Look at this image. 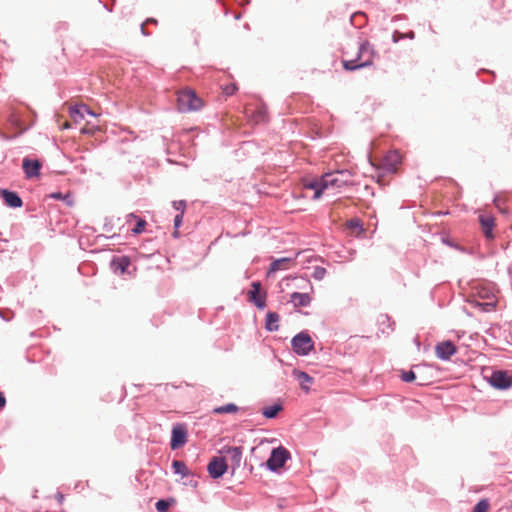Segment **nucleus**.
Here are the masks:
<instances>
[{
    "instance_id": "f257e3e1",
    "label": "nucleus",
    "mask_w": 512,
    "mask_h": 512,
    "mask_svg": "<svg viewBox=\"0 0 512 512\" xmlns=\"http://www.w3.org/2000/svg\"><path fill=\"white\" fill-rule=\"evenodd\" d=\"M374 50L368 41L360 44L355 55L348 51L344 52V58L342 59V65L345 70L353 71L363 67L370 66L374 60Z\"/></svg>"
},
{
    "instance_id": "f03ea898",
    "label": "nucleus",
    "mask_w": 512,
    "mask_h": 512,
    "mask_svg": "<svg viewBox=\"0 0 512 512\" xmlns=\"http://www.w3.org/2000/svg\"><path fill=\"white\" fill-rule=\"evenodd\" d=\"M203 107V101L194 90L185 88L177 92V109L179 112H193Z\"/></svg>"
},
{
    "instance_id": "7ed1b4c3",
    "label": "nucleus",
    "mask_w": 512,
    "mask_h": 512,
    "mask_svg": "<svg viewBox=\"0 0 512 512\" xmlns=\"http://www.w3.org/2000/svg\"><path fill=\"white\" fill-rule=\"evenodd\" d=\"M352 172L350 170H337L334 172L326 173L324 177V187L328 188H341L343 186L352 185Z\"/></svg>"
},
{
    "instance_id": "20e7f679",
    "label": "nucleus",
    "mask_w": 512,
    "mask_h": 512,
    "mask_svg": "<svg viewBox=\"0 0 512 512\" xmlns=\"http://www.w3.org/2000/svg\"><path fill=\"white\" fill-rule=\"evenodd\" d=\"M291 458L290 452L283 446L273 448L268 459L266 467L271 472H277L284 467L286 462Z\"/></svg>"
},
{
    "instance_id": "39448f33",
    "label": "nucleus",
    "mask_w": 512,
    "mask_h": 512,
    "mask_svg": "<svg viewBox=\"0 0 512 512\" xmlns=\"http://www.w3.org/2000/svg\"><path fill=\"white\" fill-rule=\"evenodd\" d=\"M188 439V427L185 423H175L171 430L170 447L172 450L182 448Z\"/></svg>"
},
{
    "instance_id": "423d86ee",
    "label": "nucleus",
    "mask_w": 512,
    "mask_h": 512,
    "mask_svg": "<svg viewBox=\"0 0 512 512\" xmlns=\"http://www.w3.org/2000/svg\"><path fill=\"white\" fill-rule=\"evenodd\" d=\"M292 349L297 355L305 356L310 353L314 348L313 341L311 337L305 333L301 332L293 337L292 341Z\"/></svg>"
},
{
    "instance_id": "0eeeda50",
    "label": "nucleus",
    "mask_w": 512,
    "mask_h": 512,
    "mask_svg": "<svg viewBox=\"0 0 512 512\" xmlns=\"http://www.w3.org/2000/svg\"><path fill=\"white\" fill-rule=\"evenodd\" d=\"M228 469L226 459L221 456L213 457L207 465V471L212 479L221 478Z\"/></svg>"
},
{
    "instance_id": "6e6552de",
    "label": "nucleus",
    "mask_w": 512,
    "mask_h": 512,
    "mask_svg": "<svg viewBox=\"0 0 512 512\" xmlns=\"http://www.w3.org/2000/svg\"><path fill=\"white\" fill-rule=\"evenodd\" d=\"M489 383L496 389H507L512 386V377L506 371H494Z\"/></svg>"
},
{
    "instance_id": "1a4fd4ad",
    "label": "nucleus",
    "mask_w": 512,
    "mask_h": 512,
    "mask_svg": "<svg viewBox=\"0 0 512 512\" xmlns=\"http://www.w3.org/2000/svg\"><path fill=\"white\" fill-rule=\"evenodd\" d=\"M478 219L485 238L488 240L494 239L495 218L490 213L481 212Z\"/></svg>"
},
{
    "instance_id": "9d476101",
    "label": "nucleus",
    "mask_w": 512,
    "mask_h": 512,
    "mask_svg": "<svg viewBox=\"0 0 512 512\" xmlns=\"http://www.w3.org/2000/svg\"><path fill=\"white\" fill-rule=\"evenodd\" d=\"M457 352V347L450 340L439 342L435 346V355L444 361L450 360Z\"/></svg>"
},
{
    "instance_id": "9b49d317",
    "label": "nucleus",
    "mask_w": 512,
    "mask_h": 512,
    "mask_svg": "<svg viewBox=\"0 0 512 512\" xmlns=\"http://www.w3.org/2000/svg\"><path fill=\"white\" fill-rule=\"evenodd\" d=\"M402 162V156L401 154L396 151L392 150L389 151L383 158L381 166L388 172H396L398 169V166Z\"/></svg>"
},
{
    "instance_id": "f8f14e48",
    "label": "nucleus",
    "mask_w": 512,
    "mask_h": 512,
    "mask_svg": "<svg viewBox=\"0 0 512 512\" xmlns=\"http://www.w3.org/2000/svg\"><path fill=\"white\" fill-rule=\"evenodd\" d=\"M91 115L96 116L94 112H92L86 105L80 104V105H74L69 108V115L73 123L79 124L81 123L85 115Z\"/></svg>"
},
{
    "instance_id": "ddd939ff",
    "label": "nucleus",
    "mask_w": 512,
    "mask_h": 512,
    "mask_svg": "<svg viewBox=\"0 0 512 512\" xmlns=\"http://www.w3.org/2000/svg\"><path fill=\"white\" fill-rule=\"evenodd\" d=\"M251 287L252 289L248 293L249 300L253 302L258 308L263 309L266 305V295L260 293V282H253Z\"/></svg>"
},
{
    "instance_id": "4468645a",
    "label": "nucleus",
    "mask_w": 512,
    "mask_h": 512,
    "mask_svg": "<svg viewBox=\"0 0 512 512\" xmlns=\"http://www.w3.org/2000/svg\"><path fill=\"white\" fill-rule=\"evenodd\" d=\"M22 168L27 178H32L39 175L41 163L38 160L25 158L22 163Z\"/></svg>"
},
{
    "instance_id": "2eb2a0df",
    "label": "nucleus",
    "mask_w": 512,
    "mask_h": 512,
    "mask_svg": "<svg viewBox=\"0 0 512 512\" xmlns=\"http://www.w3.org/2000/svg\"><path fill=\"white\" fill-rule=\"evenodd\" d=\"M323 184H324L323 176L320 179L305 180L303 183L305 188L314 190V196H313L314 199H319L322 192L324 190H326V188L324 187Z\"/></svg>"
},
{
    "instance_id": "dca6fc26",
    "label": "nucleus",
    "mask_w": 512,
    "mask_h": 512,
    "mask_svg": "<svg viewBox=\"0 0 512 512\" xmlns=\"http://www.w3.org/2000/svg\"><path fill=\"white\" fill-rule=\"evenodd\" d=\"M293 264L294 260L288 257L277 259L271 263L268 273L289 269Z\"/></svg>"
},
{
    "instance_id": "f3484780",
    "label": "nucleus",
    "mask_w": 512,
    "mask_h": 512,
    "mask_svg": "<svg viewBox=\"0 0 512 512\" xmlns=\"http://www.w3.org/2000/svg\"><path fill=\"white\" fill-rule=\"evenodd\" d=\"M291 302L295 307H306L311 302V296L309 292L298 293L294 292L291 294Z\"/></svg>"
},
{
    "instance_id": "a211bd4d",
    "label": "nucleus",
    "mask_w": 512,
    "mask_h": 512,
    "mask_svg": "<svg viewBox=\"0 0 512 512\" xmlns=\"http://www.w3.org/2000/svg\"><path fill=\"white\" fill-rule=\"evenodd\" d=\"M293 375L298 381L299 385L303 390L308 392L310 390V385L313 382V378L309 376L306 372L294 370Z\"/></svg>"
},
{
    "instance_id": "6ab92c4d",
    "label": "nucleus",
    "mask_w": 512,
    "mask_h": 512,
    "mask_svg": "<svg viewBox=\"0 0 512 512\" xmlns=\"http://www.w3.org/2000/svg\"><path fill=\"white\" fill-rule=\"evenodd\" d=\"M242 454L243 448L241 446H233L231 449V454L228 456L231 461V468L235 471L237 468L241 466L242 462Z\"/></svg>"
},
{
    "instance_id": "aec40b11",
    "label": "nucleus",
    "mask_w": 512,
    "mask_h": 512,
    "mask_svg": "<svg viewBox=\"0 0 512 512\" xmlns=\"http://www.w3.org/2000/svg\"><path fill=\"white\" fill-rule=\"evenodd\" d=\"M2 197H3L6 205H8L10 207L18 208V207L22 206V200L18 196V194L15 193V192H11V191H8V190H3L2 191Z\"/></svg>"
},
{
    "instance_id": "412c9836",
    "label": "nucleus",
    "mask_w": 512,
    "mask_h": 512,
    "mask_svg": "<svg viewBox=\"0 0 512 512\" xmlns=\"http://www.w3.org/2000/svg\"><path fill=\"white\" fill-rule=\"evenodd\" d=\"M171 467L173 472L177 475H181L182 477H187L191 475V472L188 469L187 465L185 464V462L181 460H173Z\"/></svg>"
},
{
    "instance_id": "4be33fe9",
    "label": "nucleus",
    "mask_w": 512,
    "mask_h": 512,
    "mask_svg": "<svg viewBox=\"0 0 512 512\" xmlns=\"http://www.w3.org/2000/svg\"><path fill=\"white\" fill-rule=\"evenodd\" d=\"M176 504V499L173 497H168L164 499H159L155 503V508L158 512H168L169 508Z\"/></svg>"
},
{
    "instance_id": "5701e85b",
    "label": "nucleus",
    "mask_w": 512,
    "mask_h": 512,
    "mask_svg": "<svg viewBox=\"0 0 512 512\" xmlns=\"http://www.w3.org/2000/svg\"><path fill=\"white\" fill-rule=\"evenodd\" d=\"M279 315L276 312H269L266 317V328L269 331H277L279 329Z\"/></svg>"
},
{
    "instance_id": "b1692460",
    "label": "nucleus",
    "mask_w": 512,
    "mask_h": 512,
    "mask_svg": "<svg viewBox=\"0 0 512 512\" xmlns=\"http://www.w3.org/2000/svg\"><path fill=\"white\" fill-rule=\"evenodd\" d=\"M347 229L351 230L356 236L363 232L361 221L358 218L350 219L346 222Z\"/></svg>"
},
{
    "instance_id": "393cba45",
    "label": "nucleus",
    "mask_w": 512,
    "mask_h": 512,
    "mask_svg": "<svg viewBox=\"0 0 512 512\" xmlns=\"http://www.w3.org/2000/svg\"><path fill=\"white\" fill-rule=\"evenodd\" d=\"M283 410L282 404L277 402L273 403L270 406H267L263 410V416H276L279 412Z\"/></svg>"
},
{
    "instance_id": "a878e982",
    "label": "nucleus",
    "mask_w": 512,
    "mask_h": 512,
    "mask_svg": "<svg viewBox=\"0 0 512 512\" xmlns=\"http://www.w3.org/2000/svg\"><path fill=\"white\" fill-rule=\"evenodd\" d=\"M239 411V408L234 404H227L213 409V412L217 414L238 413Z\"/></svg>"
},
{
    "instance_id": "bb28decb",
    "label": "nucleus",
    "mask_w": 512,
    "mask_h": 512,
    "mask_svg": "<svg viewBox=\"0 0 512 512\" xmlns=\"http://www.w3.org/2000/svg\"><path fill=\"white\" fill-rule=\"evenodd\" d=\"M489 509V501L484 498L479 500L473 507L472 512H487Z\"/></svg>"
},
{
    "instance_id": "cd10ccee",
    "label": "nucleus",
    "mask_w": 512,
    "mask_h": 512,
    "mask_svg": "<svg viewBox=\"0 0 512 512\" xmlns=\"http://www.w3.org/2000/svg\"><path fill=\"white\" fill-rule=\"evenodd\" d=\"M400 378L402 379V381L410 383L416 380V375L412 370L401 371Z\"/></svg>"
},
{
    "instance_id": "c85d7f7f",
    "label": "nucleus",
    "mask_w": 512,
    "mask_h": 512,
    "mask_svg": "<svg viewBox=\"0 0 512 512\" xmlns=\"http://www.w3.org/2000/svg\"><path fill=\"white\" fill-rule=\"evenodd\" d=\"M183 216H184V213H179L175 216L174 218V227H175V231L173 233V236L174 237H178L179 235V232H178V228L181 226L182 224V221H183Z\"/></svg>"
},
{
    "instance_id": "c756f323",
    "label": "nucleus",
    "mask_w": 512,
    "mask_h": 512,
    "mask_svg": "<svg viewBox=\"0 0 512 512\" xmlns=\"http://www.w3.org/2000/svg\"><path fill=\"white\" fill-rule=\"evenodd\" d=\"M146 227V221L143 219H139L136 223V226L133 228V233L140 234L144 231Z\"/></svg>"
},
{
    "instance_id": "7c9ffc66",
    "label": "nucleus",
    "mask_w": 512,
    "mask_h": 512,
    "mask_svg": "<svg viewBox=\"0 0 512 512\" xmlns=\"http://www.w3.org/2000/svg\"><path fill=\"white\" fill-rule=\"evenodd\" d=\"M326 269L323 267H316L313 272V277L317 280H322L326 275Z\"/></svg>"
},
{
    "instance_id": "2f4dec72",
    "label": "nucleus",
    "mask_w": 512,
    "mask_h": 512,
    "mask_svg": "<svg viewBox=\"0 0 512 512\" xmlns=\"http://www.w3.org/2000/svg\"><path fill=\"white\" fill-rule=\"evenodd\" d=\"M237 91V87L235 84H229V85H226L224 88H223V92L228 95V96H231L233 95L235 92Z\"/></svg>"
},
{
    "instance_id": "473e14b6",
    "label": "nucleus",
    "mask_w": 512,
    "mask_h": 512,
    "mask_svg": "<svg viewBox=\"0 0 512 512\" xmlns=\"http://www.w3.org/2000/svg\"><path fill=\"white\" fill-rule=\"evenodd\" d=\"M173 206L176 210L180 211V213H184L186 208L185 201H175L173 202Z\"/></svg>"
},
{
    "instance_id": "72a5a7b5",
    "label": "nucleus",
    "mask_w": 512,
    "mask_h": 512,
    "mask_svg": "<svg viewBox=\"0 0 512 512\" xmlns=\"http://www.w3.org/2000/svg\"><path fill=\"white\" fill-rule=\"evenodd\" d=\"M94 132H95V128L90 127L89 123H87L83 128H81L82 134H94Z\"/></svg>"
},
{
    "instance_id": "f704fd0d",
    "label": "nucleus",
    "mask_w": 512,
    "mask_h": 512,
    "mask_svg": "<svg viewBox=\"0 0 512 512\" xmlns=\"http://www.w3.org/2000/svg\"><path fill=\"white\" fill-rule=\"evenodd\" d=\"M479 306H481L484 311H490L495 307V303L494 302L480 303Z\"/></svg>"
},
{
    "instance_id": "c9c22d12",
    "label": "nucleus",
    "mask_w": 512,
    "mask_h": 512,
    "mask_svg": "<svg viewBox=\"0 0 512 512\" xmlns=\"http://www.w3.org/2000/svg\"><path fill=\"white\" fill-rule=\"evenodd\" d=\"M494 204H495V206L499 209V211H500L501 213H507V210L501 206V203H500V199H499V198H495V199H494Z\"/></svg>"
},
{
    "instance_id": "e433bc0d",
    "label": "nucleus",
    "mask_w": 512,
    "mask_h": 512,
    "mask_svg": "<svg viewBox=\"0 0 512 512\" xmlns=\"http://www.w3.org/2000/svg\"><path fill=\"white\" fill-rule=\"evenodd\" d=\"M233 446H223L220 453L222 454H225L227 456H229L231 454V449H232Z\"/></svg>"
},
{
    "instance_id": "4c0bfd02",
    "label": "nucleus",
    "mask_w": 512,
    "mask_h": 512,
    "mask_svg": "<svg viewBox=\"0 0 512 512\" xmlns=\"http://www.w3.org/2000/svg\"><path fill=\"white\" fill-rule=\"evenodd\" d=\"M6 398L2 392H0V410L5 406Z\"/></svg>"
},
{
    "instance_id": "58836bf2",
    "label": "nucleus",
    "mask_w": 512,
    "mask_h": 512,
    "mask_svg": "<svg viewBox=\"0 0 512 512\" xmlns=\"http://www.w3.org/2000/svg\"><path fill=\"white\" fill-rule=\"evenodd\" d=\"M56 500L61 505L64 501V495L62 493L58 492L56 494Z\"/></svg>"
},
{
    "instance_id": "ea45409f",
    "label": "nucleus",
    "mask_w": 512,
    "mask_h": 512,
    "mask_svg": "<svg viewBox=\"0 0 512 512\" xmlns=\"http://www.w3.org/2000/svg\"><path fill=\"white\" fill-rule=\"evenodd\" d=\"M122 262L124 263V264H122V270H124L125 267H127L129 265V261L126 258H123Z\"/></svg>"
},
{
    "instance_id": "a19ab883",
    "label": "nucleus",
    "mask_w": 512,
    "mask_h": 512,
    "mask_svg": "<svg viewBox=\"0 0 512 512\" xmlns=\"http://www.w3.org/2000/svg\"><path fill=\"white\" fill-rule=\"evenodd\" d=\"M70 127H71V124L68 121L64 122L63 125H62V129H68Z\"/></svg>"
},
{
    "instance_id": "79ce46f5",
    "label": "nucleus",
    "mask_w": 512,
    "mask_h": 512,
    "mask_svg": "<svg viewBox=\"0 0 512 512\" xmlns=\"http://www.w3.org/2000/svg\"><path fill=\"white\" fill-rule=\"evenodd\" d=\"M52 197L56 198V199H61L62 195H61V193H55V194H52Z\"/></svg>"
},
{
    "instance_id": "37998d69",
    "label": "nucleus",
    "mask_w": 512,
    "mask_h": 512,
    "mask_svg": "<svg viewBox=\"0 0 512 512\" xmlns=\"http://www.w3.org/2000/svg\"><path fill=\"white\" fill-rule=\"evenodd\" d=\"M307 285H308L310 291H313V287H312V285H311V283L309 281H307Z\"/></svg>"
}]
</instances>
